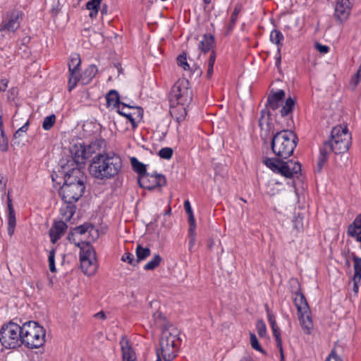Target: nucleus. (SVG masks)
<instances>
[{
  "label": "nucleus",
  "instance_id": "nucleus-48",
  "mask_svg": "<svg viewBox=\"0 0 361 361\" xmlns=\"http://www.w3.org/2000/svg\"><path fill=\"white\" fill-rule=\"evenodd\" d=\"M178 65L183 68V70H189L190 66L187 62L186 56L184 55H180L177 59Z\"/></svg>",
  "mask_w": 361,
  "mask_h": 361
},
{
  "label": "nucleus",
  "instance_id": "nucleus-17",
  "mask_svg": "<svg viewBox=\"0 0 361 361\" xmlns=\"http://www.w3.org/2000/svg\"><path fill=\"white\" fill-rule=\"evenodd\" d=\"M8 213H7V223H8V234L9 236H13L15 233L16 226V218L15 210L12 204V200L10 197H8Z\"/></svg>",
  "mask_w": 361,
  "mask_h": 361
},
{
  "label": "nucleus",
  "instance_id": "nucleus-9",
  "mask_svg": "<svg viewBox=\"0 0 361 361\" xmlns=\"http://www.w3.org/2000/svg\"><path fill=\"white\" fill-rule=\"evenodd\" d=\"M21 326L14 322L3 325L0 330V342L7 349H14L23 344Z\"/></svg>",
  "mask_w": 361,
  "mask_h": 361
},
{
  "label": "nucleus",
  "instance_id": "nucleus-60",
  "mask_svg": "<svg viewBox=\"0 0 361 361\" xmlns=\"http://www.w3.org/2000/svg\"><path fill=\"white\" fill-rule=\"evenodd\" d=\"M157 359L156 361H161V357H162L161 354L159 352H157Z\"/></svg>",
  "mask_w": 361,
  "mask_h": 361
},
{
  "label": "nucleus",
  "instance_id": "nucleus-21",
  "mask_svg": "<svg viewBox=\"0 0 361 361\" xmlns=\"http://www.w3.org/2000/svg\"><path fill=\"white\" fill-rule=\"evenodd\" d=\"M123 361H137L135 353L129 345L128 341L123 339L121 341Z\"/></svg>",
  "mask_w": 361,
  "mask_h": 361
},
{
  "label": "nucleus",
  "instance_id": "nucleus-38",
  "mask_svg": "<svg viewBox=\"0 0 361 361\" xmlns=\"http://www.w3.org/2000/svg\"><path fill=\"white\" fill-rule=\"evenodd\" d=\"M184 208L188 214V219L189 225L196 224L193 212L189 200H186L184 202Z\"/></svg>",
  "mask_w": 361,
  "mask_h": 361
},
{
  "label": "nucleus",
  "instance_id": "nucleus-19",
  "mask_svg": "<svg viewBox=\"0 0 361 361\" xmlns=\"http://www.w3.org/2000/svg\"><path fill=\"white\" fill-rule=\"evenodd\" d=\"M348 235L361 242V214L357 215L348 228Z\"/></svg>",
  "mask_w": 361,
  "mask_h": 361
},
{
  "label": "nucleus",
  "instance_id": "nucleus-8",
  "mask_svg": "<svg viewBox=\"0 0 361 361\" xmlns=\"http://www.w3.org/2000/svg\"><path fill=\"white\" fill-rule=\"evenodd\" d=\"M80 248V264L82 271L87 276L94 275L98 267L96 252L89 242H75Z\"/></svg>",
  "mask_w": 361,
  "mask_h": 361
},
{
  "label": "nucleus",
  "instance_id": "nucleus-16",
  "mask_svg": "<svg viewBox=\"0 0 361 361\" xmlns=\"http://www.w3.org/2000/svg\"><path fill=\"white\" fill-rule=\"evenodd\" d=\"M350 10L349 0H337L335 7V16L341 22L348 18Z\"/></svg>",
  "mask_w": 361,
  "mask_h": 361
},
{
  "label": "nucleus",
  "instance_id": "nucleus-57",
  "mask_svg": "<svg viewBox=\"0 0 361 361\" xmlns=\"http://www.w3.org/2000/svg\"><path fill=\"white\" fill-rule=\"evenodd\" d=\"M27 125L28 123L27 122L24 126H23L16 131V134H18L20 132H25L27 130Z\"/></svg>",
  "mask_w": 361,
  "mask_h": 361
},
{
  "label": "nucleus",
  "instance_id": "nucleus-51",
  "mask_svg": "<svg viewBox=\"0 0 361 361\" xmlns=\"http://www.w3.org/2000/svg\"><path fill=\"white\" fill-rule=\"evenodd\" d=\"M326 361H343L342 358L338 356L334 350H332Z\"/></svg>",
  "mask_w": 361,
  "mask_h": 361
},
{
  "label": "nucleus",
  "instance_id": "nucleus-46",
  "mask_svg": "<svg viewBox=\"0 0 361 361\" xmlns=\"http://www.w3.org/2000/svg\"><path fill=\"white\" fill-rule=\"evenodd\" d=\"M55 255L56 252L55 250H51L48 256V262H49V270L51 272H55L56 271V266H55Z\"/></svg>",
  "mask_w": 361,
  "mask_h": 361
},
{
  "label": "nucleus",
  "instance_id": "nucleus-63",
  "mask_svg": "<svg viewBox=\"0 0 361 361\" xmlns=\"http://www.w3.org/2000/svg\"><path fill=\"white\" fill-rule=\"evenodd\" d=\"M204 2L206 4H209L211 2V0H204Z\"/></svg>",
  "mask_w": 361,
  "mask_h": 361
},
{
  "label": "nucleus",
  "instance_id": "nucleus-2",
  "mask_svg": "<svg viewBox=\"0 0 361 361\" xmlns=\"http://www.w3.org/2000/svg\"><path fill=\"white\" fill-rule=\"evenodd\" d=\"M122 159L114 152L99 153L91 160L90 174L100 180H110L121 171Z\"/></svg>",
  "mask_w": 361,
  "mask_h": 361
},
{
  "label": "nucleus",
  "instance_id": "nucleus-36",
  "mask_svg": "<svg viewBox=\"0 0 361 361\" xmlns=\"http://www.w3.org/2000/svg\"><path fill=\"white\" fill-rule=\"evenodd\" d=\"M161 260V257L159 255H155L152 259L149 261L145 266L144 269L152 270L159 266Z\"/></svg>",
  "mask_w": 361,
  "mask_h": 361
},
{
  "label": "nucleus",
  "instance_id": "nucleus-59",
  "mask_svg": "<svg viewBox=\"0 0 361 361\" xmlns=\"http://www.w3.org/2000/svg\"><path fill=\"white\" fill-rule=\"evenodd\" d=\"M69 209H70V212H71V216L68 219H70L73 214V212H74V208L72 207V206H70L68 207Z\"/></svg>",
  "mask_w": 361,
  "mask_h": 361
},
{
  "label": "nucleus",
  "instance_id": "nucleus-13",
  "mask_svg": "<svg viewBox=\"0 0 361 361\" xmlns=\"http://www.w3.org/2000/svg\"><path fill=\"white\" fill-rule=\"evenodd\" d=\"M97 147L96 143H92L87 147L81 143L75 145L72 149L74 161L77 165L84 164L85 161L95 152Z\"/></svg>",
  "mask_w": 361,
  "mask_h": 361
},
{
  "label": "nucleus",
  "instance_id": "nucleus-29",
  "mask_svg": "<svg viewBox=\"0 0 361 361\" xmlns=\"http://www.w3.org/2000/svg\"><path fill=\"white\" fill-rule=\"evenodd\" d=\"M284 39L283 35L281 31L278 30H274L270 33V41L276 44L278 47V51H279L283 44Z\"/></svg>",
  "mask_w": 361,
  "mask_h": 361
},
{
  "label": "nucleus",
  "instance_id": "nucleus-56",
  "mask_svg": "<svg viewBox=\"0 0 361 361\" xmlns=\"http://www.w3.org/2000/svg\"><path fill=\"white\" fill-rule=\"evenodd\" d=\"M94 317L101 319H105L106 315L104 312L101 311L94 314Z\"/></svg>",
  "mask_w": 361,
  "mask_h": 361
},
{
  "label": "nucleus",
  "instance_id": "nucleus-28",
  "mask_svg": "<svg viewBox=\"0 0 361 361\" xmlns=\"http://www.w3.org/2000/svg\"><path fill=\"white\" fill-rule=\"evenodd\" d=\"M214 39L210 35H204L200 42L199 47L202 51L206 52L210 50L214 45Z\"/></svg>",
  "mask_w": 361,
  "mask_h": 361
},
{
  "label": "nucleus",
  "instance_id": "nucleus-54",
  "mask_svg": "<svg viewBox=\"0 0 361 361\" xmlns=\"http://www.w3.org/2000/svg\"><path fill=\"white\" fill-rule=\"evenodd\" d=\"M316 47H317V49L320 53H322V54H326L329 50V47L328 46L322 45V44H317L316 45Z\"/></svg>",
  "mask_w": 361,
  "mask_h": 361
},
{
  "label": "nucleus",
  "instance_id": "nucleus-45",
  "mask_svg": "<svg viewBox=\"0 0 361 361\" xmlns=\"http://www.w3.org/2000/svg\"><path fill=\"white\" fill-rule=\"evenodd\" d=\"M256 328H257V333L260 337H262V338L266 337L267 327H266L265 323L263 321H262V320L257 321V324H256Z\"/></svg>",
  "mask_w": 361,
  "mask_h": 361
},
{
  "label": "nucleus",
  "instance_id": "nucleus-50",
  "mask_svg": "<svg viewBox=\"0 0 361 361\" xmlns=\"http://www.w3.org/2000/svg\"><path fill=\"white\" fill-rule=\"evenodd\" d=\"M121 260L124 262H128L130 264H133L135 262L133 255L130 252H125L121 257Z\"/></svg>",
  "mask_w": 361,
  "mask_h": 361
},
{
  "label": "nucleus",
  "instance_id": "nucleus-23",
  "mask_svg": "<svg viewBox=\"0 0 361 361\" xmlns=\"http://www.w3.org/2000/svg\"><path fill=\"white\" fill-rule=\"evenodd\" d=\"M106 99L109 108L117 109L123 104L120 102L118 93L116 90L109 91L106 96Z\"/></svg>",
  "mask_w": 361,
  "mask_h": 361
},
{
  "label": "nucleus",
  "instance_id": "nucleus-47",
  "mask_svg": "<svg viewBox=\"0 0 361 361\" xmlns=\"http://www.w3.org/2000/svg\"><path fill=\"white\" fill-rule=\"evenodd\" d=\"M173 154V150L170 147H164L159 152V155L165 159H170Z\"/></svg>",
  "mask_w": 361,
  "mask_h": 361
},
{
  "label": "nucleus",
  "instance_id": "nucleus-41",
  "mask_svg": "<svg viewBox=\"0 0 361 361\" xmlns=\"http://www.w3.org/2000/svg\"><path fill=\"white\" fill-rule=\"evenodd\" d=\"M8 147V139L5 135L3 127H0V151L6 152Z\"/></svg>",
  "mask_w": 361,
  "mask_h": 361
},
{
  "label": "nucleus",
  "instance_id": "nucleus-14",
  "mask_svg": "<svg viewBox=\"0 0 361 361\" xmlns=\"http://www.w3.org/2000/svg\"><path fill=\"white\" fill-rule=\"evenodd\" d=\"M138 184L145 189L152 190L157 187H161L166 184V178L161 174L145 173L139 176Z\"/></svg>",
  "mask_w": 361,
  "mask_h": 361
},
{
  "label": "nucleus",
  "instance_id": "nucleus-5",
  "mask_svg": "<svg viewBox=\"0 0 361 361\" xmlns=\"http://www.w3.org/2000/svg\"><path fill=\"white\" fill-rule=\"evenodd\" d=\"M23 343L30 348H38L45 343L46 331L37 322L30 321L21 326Z\"/></svg>",
  "mask_w": 361,
  "mask_h": 361
},
{
  "label": "nucleus",
  "instance_id": "nucleus-39",
  "mask_svg": "<svg viewBox=\"0 0 361 361\" xmlns=\"http://www.w3.org/2000/svg\"><path fill=\"white\" fill-rule=\"evenodd\" d=\"M250 345L253 349H255V350L260 352L262 353H264V354L265 353V351L261 347L255 334H254L253 333H250Z\"/></svg>",
  "mask_w": 361,
  "mask_h": 361
},
{
  "label": "nucleus",
  "instance_id": "nucleus-22",
  "mask_svg": "<svg viewBox=\"0 0 361 361\" xmlns=\"http://www.w3.org/2000/svg\"><path fill=\"white\" fill-rule=\"evenodd\" d=\"M285 92L283 90H279L276 92L271 93L268 97V104L271 109L273 110L276 109L280 104V102L283 99Z\"/></svg>",
  "mask_w": 361,
  "mask_h": 361
},
{
  "label": "nucleus",
  "instance_id": "nucleus-33",
  "mask_svg": "<svg viewBox=\"0 0 361 361\" xmlns=\"http://www.w3.org/2000/svg\"><path fill=\"white\" fill-rule=\"evenodd\" d=\"M137 262L144 260L150 255V250L138 245L136 247Z\"/></svg>",
  "mask_w": 361,
  "mask_h": 361
},
{
  "label": "nucleus",
  "instance_id": "nucleus-62",
  "mask_svg": "<svg viewBox=\"0 0 361 361\" xmlns=\"http://www.w3.org/2000/svg\"><path fill=\"white\" fill-rule=\"evenodd\" d=\"M239 361H252L251 358L249 357H243Z\"/></svg>",
  "mask_w": 361,
  "mask_h": 361
},
{
  "label": "nucleus",
  "instance_id": "nucleus-12",
  "mask_svg": "<svg viewBox=\"0 0 361 361\" xmlns=\"http://www.w3.org/2000/svg\"><path fill=\"white\" fill-rule=\"evenodd\" d=\"M23 13L19 10H13L7 13L0 28V40L14 33L20 25Z\"/></svg>",
  "mask_w": 361,
  "mask_h": 361
},
{
  "label": "nucleus",
  "instance_id": "nucleus-18",
  "mask_svg": "<svg viewBox=\"0 0 361 361\" xmlns=\"http://www.w3.org/2000/svg\"><path fill=\"white\" fill-rule=\"evenodd\" d=\"M67 225L62 221H56L49 230L51 241L55 243L65 233Z\"/></svg>",
  "mask_w": 361,
  "mask_h": 361
},
{
  "label": "nucleus",
  "instance_id": "nucleus-43",
  "mask_svg": "<svg viewBox=\"0 0 361 361\" xmlns=\"http://www.w3.org/2000/svg\"><path fill=\"white\" fill-rule=\"evenodd\" d=\"M329 151L332 150L330 149L329 147L327 145V142H326L324 144V146L320 149V155L319 161L320 164H322L326 161Z\"/></svg>",
  "mask_w": 361,
  "mask_h": 361
},
{
  "label": "nucleus",
  "instance_id": "nucleus-15",
  "mask_svg": "<svg viewBox=\"0 0 361 361\" xmlns=\"http://www.w3.org/2000/svg\"><path fill=\"white\" fill-rule=\"evenodd\" d=\"M93 232L97 233L94 227L90 224H85L75 228L69 239L74 244L75 242H86V235H91Z\"/></svg>",
  "mask_w": 361,
  "mask_h": 361
},
{
  "label": "nucleus",
  "instance_id": "nucleus-35",
  "mask_svg": "<svg viewBox=\"0 0 361 361\" xmlns=\"http://www.w3.org/2000/svg\"><path fill=\"white\" fill-rule=\"evenodd\" d=\"M281 187H282V185L281 183H279L277 182H274V180H271V181L269 182V183L267 185V192L269 195H271V196L275 195L279 193V192L281 190V188H281Z\"/></svg>",
  "mask_w": 361,
  "mask_h": 361
},
{
  "label": "nucleus",
  "instance_id": "nucleus-58",
  "mask_svg": "<svg viewBox=\"0 0 361 361\" xmlns=\"http://www.w3.org/2000/svg\"><path fill=\"white\" fill-rule=\"evenodd\" d=\"M236 19H237V13H233L232 14V16H231V21H232L233 23H235V21L236 20Z\"/></svg>",
  "mask_w": 361,
  "mask_h": 361
},
{
  "label": "nucleus",
  "instance_id": "nucleus-32",
  "mask_svg": "<svg viewBox=\"0 0 361 361\" xmlns=\"http://www.w3.org/2000/svg\"><path fill=\"white\" fill-rule=\"evenodd\" d=\"M130 164L133 170L135 171L140 176L146 173V166L139 161L137 158L132 157L130 159Z\"/></svg>",
  "mask_w": 361,
  "mask_h": 361
},
{
  "label": "nucleus",
  "instance_id": "nucleus-7",
  "mask_svg": "<svg viewBox=\"0 0 361 361\" xmlns=\"http://www.w3.org/2000/svg\"><path fill=\"white\" fill-rule=\"evenodd\" d=\"M351 134L345 125H338L331 130L327 145L335 154H343L351 145Z\"/></svg>",
  "mask_w": 361,
  "mask_h": 361
},
{
  "label": "nucleus",
  "instance_id": "nucleus-1",
  "mask_svg": "<svg viewBox=\"0 0 361 361\" xmlns=\"http://www.w3.org/2000/svg\"><path fill=\"white\" fill-rule=\"evenodd\" d=\"M261 128V136L267 137L272 135L271 149L278 157L286 159L293 152L296 146V136L290 130H278L272 123L268 121V118L262 117L259 120Z\"/></svg>",
  "mask_w": 361,
  "mask_h": 361
},
{
  "label": "nucleus",
  "instance_id": "nucleus-55",
  "mask_svg": "<svg viewBox=\"0 0 361 361\" xmlns=\"http://www.w3.org/2000/svg\"><path fill=\"white\" fill-rule=\"evenodd\" d=\"M276 347L279 351V360H280L279 361H285V357H284L282 344H281L280 345H276Z\"/></svg>",
  "mask_w": 361,
  "mask_h": 361
},
{
  "label": "nucleus",
  "instance_id": "nucleus-44",
  "mask_svg": "<svg viewBox=\"0 0 361 361\" xmlns=\"http://www.w3.org/2000/svg\"><path fill=\"white\" fill-rule=\"evenodd\" d=\"M216 60V56L212 52L209 58L208 63H207V78H211V76L213 74V69H214V64Z\"/></svg>",
  "mask_w": 361,
  "mask_h": 361
},
{
  "label": "nucleus",
  "instance_id": "nucleus-11",
  "mask_svg": "<svg viewBox=\"0 0 361 361\" xmlns=\"http://www.w3.org/2000/svg\"><path fill=\"white\" fill-rule=\"evenodd\" d=\"M294 303L297 307L298 317L303 331L310 334L314 327L311 311L304 295L300 291L295 293Z\"/></svg>",
  "mask_w": 361,
  "mask_h": 361
},
{
  "label": "nucleus",
  "instance_id": "nucleus-37",
  "mask_svg": "<svg viewBox=\"0 0 361 361\" xmlns=\"http://www.w3.org/2000/svg\"><path fill=\"white\" fill-rule=\"evenodd\" d=\"M80 66V59L78 55H73L71 56L68 63L69 71H78Z\"/></svg>",
  "mask_w": 361,
  "mask_h": 361
},
{
  "label": "nucleus",
  "instance_id": "nucleus-26",
  "mask_svg": "<svg viewBox=\"0 0 361 361\" xmlns=\"http://www.w3.org/2000/svg\"><path fill=\"white\" fill-rule=\"evenodd\" d=\"M132 108V106L126 105L124 103H123L121 106H118L116 111L119 114L126 117L130 121L133 127H135L136 125L135 119L133 118V114L130 112Z\"/></svg>",
  "mask_w": 361,
  "mask_h": 361
},
{
  "label": "nucleus",
  "instance_id": "nucleus-49",
  "mask_svg": "<svg viewBox=\"0 0 361 361\" xmlns=\"http://www.w3.org/2000/svg\"><path fill=\"white\" fill-rule=\"evenodd\" d=\"M293 224H294L293 226L296 230H298V231L301 230L303 227L302 218L299 216H295L293 219Z\"/></svg>",
  "mask_w": 361,
  "mask_h": 361
},
{
  "label": "nucleus",
  "instance_id": "nucleus-25",
  "mask_svg": "<svg viewBox=\"0 0 361 361\" xmlns=\"http://www.w3.org/2000/svg\"><path fill=\"white\" fill-rule=\"evenodd\" d=\"M97 73V68L94 65L88 66L82 73V85L89 84Z\"/></svg>",
  "mask_w": 361,
  "mask_h": 361
},
{
  "label": "nucleus",
  "instance_id": "nucleus-3",
  "mask_svg": "<svg viewBox=\"0 0 361 361\" xmlns=\"http://www.w3.org/2000/svg\"><path fill=\"white\" fill-rule=\"evenodd\" d=\"M192 94L189 81L185 78L178 80L169 93L171 114L176 116L177 120L184 119L187 114L186 107L192 101Z\"/></svg>",
  "mask_w": 361,
  "mask_h": 361
},
{
  "label": "nucleus",
  "instance_id": "nucleus-40",
  "mask_svg": "<svg viewBox=\"0 0 361 361\" xmlns=\"http://www.w3.org/2000/svg\"><path fill=\"white\" fill-rule=\"evenodd\" d=\"M56 122V116L54 114L44 118L42 123V128L45 130H50Z\"/></svg>",
  "mask_w": 361,
  "mask_h": 361
},
{
  "label": "nucleus",
  "instance_id": "nucleus-6",
  "mask_svg": "<svg viewBox=\"0 0 361 361\" xmlns=\"http://www.w3.org/2000/svg\"><path fill=\"white\" fill-rule=\"evenodd\" d=\"M179 345L178 331L176 328L170 326L162 331L160 353L164 361H172L176 357Z\"/></svg>",
  "mask_w": 361,
  "mask_h": 361
},
{
  "label": "nucleus",
  "instance_id": "nucleus-27",
  "mask_svg": "<svg viewBox=\"0 0 361 361\" xmlns=\"http://www.w3.org/2000/svg\"><path fill=\"white\" fill-rule=\"evenodd\" d=\"M102 0H90L86 4V8L90 11V17L94 18L98 14V11Z\"/></svg>",
  "mask_w": 361,
  "mask_h": 361
},
{
  "label": "nucleus",
  "instance_id": "nucleus-4",
  "mask_svg": "<svg viewBox=\"0 0 361 361\" xmlns=\"http://www.w3.org/2000/svg\"><path fill=\"white\" fill-rule=\"evenodd\" d=\"M64 178L60 195L65 202L71 204L82 197L85 189L82 172L79 169L74 168L70 173H66Z\"/></svg>",
  "mask_w": 361,
  "mask_h": 361
},
{
  "label": "nucleus",
  "instance_id": "nucleus-52",
  "mask_svg": "<svg viewBox=\"0 0 361 361\" xmlns=\"http://www.w3.org/2000/svg\"><path fill=\"white\" fill-rule=\"evenodd\" d=\"M265 307H266V311H267V314L268 321H269L270 325H274L275 323H276V319H275V317L271 313V312L270 311V310L268 307V306L266 305Z\"/></svg>",
  "mask_w": 361,
  "mask_h": 361
},
{
  "label": "nucleus",
  "instance_id": "nucleus-24",
  "mask_svg": "<svg viewBox=\"0 0 361 361\" xmlns=\"http://www.w3.org/2000/svg\"><path fill=\"white\" fill-rule=\"evenodd\" d=\"M82 74L80 73V70L69 71V79H68V90L71 91L78 85V83L82 84Z\"/></svg>",
  "mask_w": 361,
  "mask_h": 361
},
{
  "label": "nucleus",
  "instance_id": "nucleus-42",
  "mask_svg": "<svg viewBox=\"0 0 361 361\" xmlns=\"http://www.w3.org/2000/svg\"><path fill=\"white\" fill-rule=\"evenodd\" d=\"M273 336L275 338L276 345H280L282 344V339L281 336V331L279 327L277 326L276 323H275L274 325H271Z\"/></svg>",
  "mask_w": 361,
  "mask_h": 361
},
{
  "label": "nucleus",
  "instance_id": "nucleus-10",
  "mask_svg": "<svg viewBox=\"0 0 361 361\" xmlns=\"http://www.w3.org/2000/svg\"><path fill=\"white\" fill-rule=\"evenodd\" d=\"M263 163L274 172L288 178L298 176L301 171L300 164L293 161L284 162L275 158H264Z\"/></svg>",
  "mask_w": 361,
  "mask_h": 361
},
{
  "label": "nucleus",
  "instance_id": "nucleus-53",
  "mask_svg": "<svg viewBox=\"0 0 361 361\" xmlns=\"http://www.w3.org/2000/svg\"><path fill=\"white\" fill-rule=\"evenodd\" d=\"M6 188V179L2 174H0V191L5 192Z\"/></svg>",
  "mask_w": 361,
  "mask_h": 361
},
{
  "label": "nucleus",
  "instance_id": "nucleus-64",
  "mask_svg": "<svg viewBox=\"0 0 361 361\" xmlns=\"http://www.w3.org/2000/svg\"><path fill=\"white\" fill-rule=\"evenodd\" d=\"M240 200H242V201H243V202H246V200H244L243 198H240Z\"/></svg>",
  "mask_w": 361,
  "mask_h": 361
},
{
  "label": "nucleus",
  "instance_id": "nucleus-61",
  "mask_svg": "<svg viewBox=\"0 0 361 361\" xmlns=\"http://www.w3.org/2000/svg\"><path fill=\"white\" fill-rule=\"evenodd\" d=\"M0 127H3V122H2V111L0 109Z\"/></svg>",
  "mask_w": 361,
  "mask_h": 361
},
{
  "label": "nucleus",
  "instance_id": "nucleus-31",
  "mask_svg": "<svg viewBox=\"0 0 361 361\" xmlns=\"http://www.w3.org/2000/svg\"><path fill=\"white\" fill-rule=\"evenodd\" d=\"M196 224L189 225L188 228V250L192 252L196 243Z\"/></svg>",
  "mask_w": 361,
  "mask_h": 361
},
{
  "label": "nucleus",
  "instance_id": "nucleus-30",
  "mask_svg": "<svg viewBox=\"0 0 361 361\" xmlns=\"http://www.w3.org/2000/svg\"><path fill=\"white\" fill-rule=\"evenodd\" d=\"M149 323L152 326L162 328L165 325V317L160 312L157 311L153 314Z\"/></svg>",
  "mask_w": 361,
  "mask_h": 361
},
{
  "label": "nucleus",
  "instance_id": "nucleus-20",
  "mask_svg": "<svg viewBox=\"0 0 361 361\" xmlns=\"http://www.w3.org/2000/svg\"><path fill=\"white\" fill-rule=\"evenodd\" d=\"M353 262H354V276L353 279V290L355 292V293H358L359 290V284L361 281V258L357 257H353Z\"/></svg>",
  "mask_w": 361,
  "mask_h": 361
},
{
  "label": "nucleus",
  "instance_id": "nucleus-34",
  "mask_svg": "<svg viewBox=\"0 0 361 361\" xmlns=\"http://www.w3.org/2000/svg\"><path fill=\"white\" fill-rule=\"evenodd\" d=\"M295 105V102L292 98H288L285 102V104L283 106L281 109V114L282 116H287L290 114Z\"/></svg>",
  "mask_w": 361,
  "mask_h": 361
}]
</instances>
